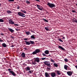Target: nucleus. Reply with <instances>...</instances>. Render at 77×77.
Listing matches in <instances>:
<instances>
[{
  "label": "nucleus",
  "mask_w": 77,
  "mask_h": 77,
  "mask_svg": "<svg viewBox=\"0 0 77 77\" xmlns=\"http://www.w3.org/2000/svg\"><path fill=\"white\" fill-rule=\"evenodd\" d=\"M36 6L37 8L40 11H42V9H43V8H42V6L38 5H36Z\"/></svg>",
  "instance_id": "nucleus-3"
},
{
  "label": "nucleus",
  "mask_w": 77,
  "mask_h": 77,
  "mask_svg": "<svg viewBox=\"0 0 77 77\" xmlns=\"http://www.w3.org/2000/svg\"><path fill=\"white\" fill-rule=\"evenodd\" d=\"M62 39H65V37H63V38H62Z\"/></svg>",
  "instance_id": "nucleus-50"
},
{
  "label": "nucleus",
  "mask_w": 77,
  "mask_h": 77,
  "mask_svg": "<svg viewBox=\"0 0 77 77\" xmlns=\"http://www.w3.org/2000/svg\"><path fill=\"white\" fill-rule=\"evenodd\" d=\"M50 73L45 72V77H50Z\"/></svg>",
  "instance_id": "nucleus-8"
},
{
  "label": "nucleus",
  "mask_w": 77,
  "mask_h": 77,
  "mask_svg": "<svg viewBox=\"0 0 77 77\" xmlns=\"http://www.w3.org/2000/svg\"><path fill=\"white\" fill-rule=\"evenodd\" d=\"M4 22V20L2 19H0V23H3Z\"/></svg>",
  "instance_id": "nucleus-27"
},
{
  "label": "nucleus",
  "mask_w": 77,
  "mask_h": 77,
  "mask_svg": "<svg viewBox=\"0 0 77 77\" xmlns=\"http://www.w3.org/2000/svg\"><path fill=\"white\" fill-rule=\"evenodd\" d=\"M45 53L46 54H49L50 53V52H49V51L48 50H46L45 51Z\"/></svg>",
  "instance_id": "nucleus-17"
},
{
  "label": "nucleus",
  "mask_w": 77,
  "mask_h": 77,
  "mask_svg": "<svg viewBox=\"0 0 77 77\" xmlns=\"http://www.w3.org/2000/svg\"><path fill=\"white\" fill-rule=\"evenodd\" d=\"M7 13L8 14H11L12 13V11H7Z\"/></svg>",
  "instance_id": "nucleus-26"
},
{
  "label": "nucleus",
  "mask_w": 77,
  "mask_h": 77,
  "mask_svg": "<svg viewBox=\"0 0 77 77\" xmlns=\"http://www.w3.org/2000/svg\"><path fill=\"white\" fill-rule=\"evenodd\" d=\"M45 29L46 31H48V30H50L48 29V26H47V27H45Z\"/></svg>",
  "instance_id": "nucleus-22"
},
{
  "label": "nucleus",
  "mask_w": 77,
  "mask_h": 77,
  "mask_svg": "<svg viewBox=\"0 0 77 77\" xmlns=\"http://www.w3.org/2000/svg\"><path fill=\"white\" fill-rule=\"evenodd\" d=\"M15 29L16 30V31H18V29H17V28H15Z\"/></svg>",
  "instance_id": "nucleus-49"
},
{
  "label": "nucleus",
  "mask_w": 77,
  "mask_h": 77,
  "mask_svg": "<svg viewBox=\"0 0 77 77\" xmlns=\"http://www.w3.org/2000/svg\"><path fill=\"white\" fill-rule=\"evenodd\" d=\"M8 2H14V0H8Z\"/></svg>",
  "instance_id": "nucleus-40"
},
{
  "label": "nucleus",
  "mask_w": 77,
  "mask_h": 77,
  "mask_svg": "<svg viewBox=\"0 0 77 77\" xmlns=\"http://www.w3.org/2000/svg\"><path fill=\"white\" fill-rule=\"evenodd\" d=\"M11 47H12V48L14 47V45H12L11 46Z\"/></svg>",
  "instance_id": "nucleus-51"
},
{
  "label": "nucleus",
  "mask_w": 77,
  "mask_h": 77,
  "mask_svg": "<svg viewBox=\"0 0 77 77\" xmlns=\"http://www.w3.org/2000/svg\"><path fill=\"white\" fill-rule=\"evenodd\" d=\"M2 46L3 47H4L5 48H6L7 47V45L5 43H4L2 44Z\"/></svg>",
  "instance_id": "nucleus-14"
},
{
  "label": "nucleus",
  "mask_w": 77,
  "mask_h": 77,
  "mask_svg": "<svg viewBox=\"0 0 77 77\" xmlns=\"http://www.w3.org/2000/svg\"><path fill=\"white\" fill-rule=\"evenodd\" d=\"M26 71H30V67H26Z\"/></svg>",
  "instance_id": "nucleus-24"
},
{
  "label": "nucleus",
  "mask_w": 77,
  "mask_h": 77,
  "mask_svg": "<svg viewBox=\"0 0 77 77\" xmlns=\"http://www.w3.org/2000/svg\"><path fill=\"white\" fill-rule=\"evenodd\" d=\"M8 71H9V73H10V71H11V69H8Z\"/></svg>",
  "instance_id": "nucleus-41"
},
{
  "label": "nucleus",
  "mask_w": 77,
  "mask_h": 77,
  "mask_svg": "<svg viewBox=\"0 0 77 77\" xmlns=\"http://www.w3.org/2000/svg\"><path fill=\"white\" fill-rule=\"evenodd\" d=\"M8 30H9V31H10V32H11V33H13V32H14V30L9 28H8Z\"/></svg>",
  "instance_id": "nucleus-12"
},
{
  "label": "nucleus",
  "mask_w": 77,
  "mask_h": 77,
  "mask_svg": "<svg viewBox=\"0 0 77 77\" xmlns=\"http://www.w3.org/2000/svg\"><path fill=\"white\" fill-rule=\"evenodd\" d=\"M26 17V16H22V17Z\"/></svg>",
  "instance_id": "nucleus-53"
},
{
  "label": "nucleus",
  "mask_w": 77,
  "mask_h": 77,
  "mask_svg": "<svg viewBox=\"0 0 77 77\" xmlns=\"http://www.w3.org/2000/svg\"><path fill=\"white\" fill-rule=\"evenodd\" d=\"M42 55H43V56H46L45 54H42Z\"/></svg>",
  "instance_id": "nucleus-44"
},
{
  "label": "nucleus",
  "mask_w": 77,
  "mask_h": 77,
  "mask_svg": "<svg viewBox=\"0 0 77 77\" xmlns=\"http://www.w3.org/2000/svg\"><path fill=\"white\" fill-rule=\"evenodd\" d=\"M65 62H68V60L67 58H65L64 59Z\"/></svg>",
  "instance_id": "nucleus-32"
},
{
  "label": "nucleus",
  "mask_w": 77,
  "mask_h": 77,
  "mask_svg": "<svg viewBox=\"0 0 77 77\" xmlns=\"http://www.w3.org/2000/svg\"><path fill=\"white\" fill-rule=\"evenodd\" d=\"M32 65H35L36 64V61H35V60H34V61L32 62Z\"/></svg>",
  "instance_id": "nucleus-18"
},
{
  "label": "nucleus",
  "mask_w": 77,
  "mask_h": 77,
  "mask_svg": "<svg viewBox=\"0 0 77 77\" xmlns=\"http://www.w3.org/2000/svg\"><path fill=\"white\" fill-rule=\"evenodd\" d=\"M17 9H20V7H19V5H18V7H17Z\"/></svg>",
  "instance_id": "nucleus-46"
},
{
  "label": "nucleus",
  "mask_w": 77,
  "mask_h": 77,
  "mask_svg": "<svg viewBox=\"0 0 77 77\" xmlns=\"http://www.w3.org/2000/svg\"><path fill=\"white\" fill-rule=\"evenodd\" d=\"M24 49H25V50H27V48H24Z\"/></svg>",
  "instance_id": "nucleus-52"
},
{
  "label": "nucleus",
  "mask_w": 77,
  "mask_h": 77,
  "mask_svg": "<svg viewBox=\"0 0 77 77\" xmlns=\"http://www.w3.org/2000/svg\"><path fill=\"white\" fill-rule=\"evenodd\" d=\"M18 15H19V16H20L21 17H22L23 16H24V15H25V14H24L21 12H18Z\"/></svg>",
  "instance_id": "nucleus-5"
},
{
  "label": "nucleus",
  "mask_w": 77,
  "mask_h": 77,
  "mask_svg": "<svg viewBox=\"0 0 77 77\" xmlns=\"http://www.w3.org/2000/svg\"><path fill=\"white\" fill-rule=\"evenodd\" d=\"M72 12L76 13V11H75V10H72Z\"/></svg>",
  "instance_id": "nucleus-33"
},
{
  "label": "nucleus",
  "mask_w": 77,
  "mask_h": 77,
  "mask_svg": "<svg viewBox=\"0 0 77 77\" xmlns=\"http://www.w3.org/2000/svg\"><path fill=\"white\" fill-rule=\"evenodd\" d=\"M20 11L21 12H23L25 14H26V11H25V10H21Z\"/></svg>",
  "instance_id": "nucleus-30"
},
{
  "label": "nucleus",
  "mask_w": 77,
  "mask_h": 77,
  "mask_svg": "<svg viewBox=\"0 0 77 77\" xmlns=\"http://www.w3.org/2000/svg\"><path fill=\"white\" fill-rule=\"evenodd\" d=\"M25 42H26V45H30V42H27L26 41H25Z\"/></svg>",
  "instance_id": "nucleus-13"
},
{
  "label": "nucleus",
  "mask_w": 77,
  "mask_h": 77,
  "mask_svg": "<svg viewBox=\"0 0 77 77\" xmlns=\"http://www.w3.org/2000/svg\"><path fill=\"white\" fill-rule=\"evenodd\" d=\"M44 63L45 65H46L49 67H51V65H50V62L48 61H45L44 62Z\"/></svg>",
  "instance_id": "nucleus-4"
},
{
  "label": "nucleus",
  "mask_w": 77,
  "mask_h": 77,
  "mask_svg": "<svg viewBox=\"0 0 77 77\" xmlns=\"http://www.w3.org/2000/svg\"><path fill=\"white\" fill-rule=\"evenodd\" d=\"M37 63H39V62H40V60H39V58L38 57H37L34 60Z\"/></svg>",
  "instance_id": "nucleus-9"
},
{
  "label": "nucleus",
  "mask_w": 77,
  "mask_h": 77,
  "mask_svg": "<svg viewBox=\"0 0 77 77\" xmlns=\"http://www.w3.org/2000/svg\"><path fill=\"white\" fill-rule=\"evenodd\" d=\"M24 40H25V41H27L28 40V38H25L23 39Z\"/></svg>",
  "instance_id": "nucleus-42"
},
{
  "label": "nucleus",
  "mask_w": 77,
  "mask_h": 77,
  "mask_svg": "<svg viewBox=\"0 0 77 77\" xmlns=\"http://www.w3.org/2000/svg\"><path fill=\"white\" fill-rule=\"evenodd\" d=\"M0 6H1V4H0Z\"/></svg>",
  "instance_id": "nucleus-55"
},
{
  "label": "nucleus",
  "mask_w": 77,
  "mask_h": 77,
  "mask_svg": "<svg viewBox=\"0 0 77 77\" xmlns=\"http://www.w3.org/2000/svg\"><path fill=\"white\" fill-rule=\"evenodd\" d=\"M51 76L52 77H54L56 76V73L54 72L51 73Z\"/></svg>",
  "instance_id": "nucleus-11"
},
{
  "label": "nucleus",
  "mask_w": 77,
  "mask_h": 77,
  "mask_svg": "<svg viewBox=\"0 0 77 77\" xmlns=\"http://www.w3.org/2000/svg\"><path fill=\"white\" fill-rule=\"evenodd\" d=\"M47 5L49 6L51 8H54L56 6V5L54 4L51 3L50 2H48L47 4Z\"/></svg>",
  "instance_id": "nucleus-1"
},
{
  "label": "nucleus",
  "mask_w": 77,
  "mask_h": 77,
  "mask_svg": "<svg viewBox=\"0 0 77 77\" xmlns=\"http://www.w3.org/2000/svg\"><path fill=\"white\" fill-rule=\"evenodd\" d=\"M14 26H19V25L17 24H14Z\"/></svg>",
  "instance_id": "nucleus-37"
},
{
  "label": "nucleus",
  "mask_w": 77,
  "mask_h": 77,
  "mask_svg": "<svg viewBox=\"0 0 77 77\" xmlns=\"http://www.w3.org/2000/svg\"><path fill=\"white\" fill-rule=\"evenodd\" d=\"M35 1H37V2H40V1L39 0H35Z\"/></svg>",
  "instance_id": "nucleus-47"
},
{
  "label": "nucleus",
  "mask_w": 77,
  "mask_h": 77,
  "mask_svg": "<svg viewBox=\"0 0 77 77\" xmlns=\"http://www.w3.org/2000/svg\"><path fill=\"white\" fill-rule=\"evenodd\" d=\"M9 24H14V22L13 21V20H11V19H10L8 20Z\"/></svg>",
  "instance_id": "nucleus-6"
},
{
  "label": "nucleus",
  "mask_w": 77,
  "mask_h": 77,
  "mask_svg": "<svg viewBox=\"0 0 77 77\" xmlns=\"http://www.w3.org/2000/svg\"><path fill=\"white\" fill-rule=\"evenodd\" d=\"M56 72L58 75H60L61 74V72L59 70H57Z\"/></svg>",
  "instance_id": "nucleus-15"
},
{
  "label": "nucleus",
  "mask_w": 77,
  "mask_h": 77,
  "mask_svg": "<svg viewBox=\"0 0 77 77\" xmlns=\"http://www.w3.org/2000/svg\"><path fill=\"white\" fill-rule=\"evenodd\" d=\"M46 59V57L45 58H41L42 60H45V59Z\"/></svg>",
  "instance_id": "nucleus-39"
},
{
  "label": "nucleus",
  "mask_w": 77,
  "mask_h": 77,
  "mask_svg": "<svg viewBox=\"0 0 77 77\" xmlns=\"http://www.w3.org/2000/svg\"><path fill=\"white\" fill-rule=\"evenodd\" d=\"M26 2L27 3V4H30V2H29V1H26Z\"/></svg>",
  "instance_id": "nucleus-36"
},
{
  "label": "nucleus",
  "mask_w": 77,
  "mask_h": 77,
  "mask_svg": "<svg viewBox=\"0 0 77 77\" xmlns=\"http://www.w3.org/2000/svg\"><path fill=\"white\" fill-rule=\"evenodd\" d=\"M58 40L59 41H60V42H63V41H62V39H58Z\"/></svg>",
  "instance_id": "nucleus-34"
},
{
  "label": "nucleus",
  "mask_w": 77,
  "mask_h": 77,
  "mask_svg": "<svg viewBox=\"0 0 77 77\" xmlns=\"http://www.w3.org/2000/svg\"><path fill=\"white\" fill-rule=\"evenodd\" d=\"M67 74L68 75H69V76H71V75H72V72L71 71H68L67 72Z\"/></svg>",
  "instance_id": "nucleus-7"
},
{
  "label": "nucleus",
  "mask_w": 77,
  "mask_h": 77,
  "mask_svg": "<svg viewBox=\"0 0 77 77\" xmlns=\"http://www.w3.org/2000/svg\"><path fill=\"white\" fill-rule=\"evenodd\" d=\"M51 61L52 62H53V63H54L55 62V61H54V60H53V59H51Z\"/></svg>",
  "instance_id": "nucleus-35"
},
{
  "label": "nucleus",
  "mask_w": 77,
  "mask_h": 77,
  "mask_svg": "<svg viewBox=\"0 0 77 77\" xmlns=\"http://www.w3.org/2000/svg\"><path fill=\"white\" fill-rule=\"evenodd\" d=\"M48 70H50V69H51V68L48 67Z\"/></svg>",
  "instance_id": "nucleus-45"
},
{
  "label": "nucleus",
  "mask_w": 77,
  "mask_h": 77,
  "mask_svg": "<svg viewBox=\"0 0 77 77\" xmlns=\"http://www.w3.org/2000/svg\"><path fill=\"white\" fill-rule=\"evenodd\" d=\"M1 35H2V36H4V34L3 33H1Z\"/></svg>",
  "instance_id": "nucleus-48"
},
{
  "label": "nucleus",
  "mask_w": 77,
  "mask_h": 77,
  "mask_svg": "<svg viewBox=\"0 0 77 77\" xmlns=\"http://www.w3.org/2000/svg\"><path fill=\"white\" fill-rule=\"evenodd\" d=\"M0 42H3V40H1V38H0Z\"/></svg>",
  "instance_id": "nucleus-43"
},
{
  "label": "nucleus",
  "mask_w": 77,
  "mask_h": 77,
  "mask_svg": "<svg viewBox=\"0 0 77 77\" xmlns=\"http://www.w3.org/2000/svg\"><path fill=\"white\" fill-rule=\"evenodd\" d=\"M11 38H14V37H12V36H11Z\"/></svg>",
  "instance_id": "nucleus-54"
},
{
  "label": "nucleus",
  "mask_w": 77,
  "mask_h": 77,
  "mask_svg": "<svg viewBox=\"0 0 77 77\" xmlns=\"http://www.w3.org/2000/svg\"><path fill=\"white\" fill-rule=\"evenodd\" d=\"M40 52V50L39 49H36L35 51L33 52L32 53V54L34 55V54H36L37 53H38Z\"/></svg>",
  "instance_id": "nucleus-2"
},
{
  "label": "nucleus",
  "mask_w": 77,
  "mask_h": 77,
  "mask_svg": "<svg viewBox=\"0 0 77 77\" xmlns=\"http://www.w3.org/2000/svg\"><path fill=\"white\" fill-rule=\"evenodd\" d=\"M26 34L27 35H30V34H31V33L30 32H26Z\"/></svg>",
  "instance_id": "nucleus-19"
},
{
  "label": "nucleus",
  "mask_w": 77,
  "mask_h": 77,
  "mask_svg": "<svg viewBox=\"0 0 77 77\" xmlns=\"http://www.w3.org/2000/svg\"><path fill=\"white\" fill-rule=\"evenodd\" d=\"M58 47L59 48H60V49H61V50H65L63 48H62V47L60 46H59Z\"/></svg>",
  "instance_id": "nucleus-20"
},
{
  "label": "nucleus",
  "mask_w": 77,
  "mask_h": 77,
  "mask_svg": "<svg viewBox=\"0 0 77 77\" xmlns=\"http://www.w3.org/2000/svg\"><path fill=\"white\" fill-rule=\"evenodd\" d=\"M21 56H22V57H25L26 56L25 54L24 53H22L21 55Z\"/></svg>",
  "instance_id": "nucleus-16"
},
{
  "label": "nucleus",
  "mask_w": 77,
  "mask_h": 77,
  "mask_svg": "<svg viewBox=\"0 0 77 77\" xmlns=\"http://www.w3.org/2000/svg\"><path fill=\"white\" fill-rule=\"evenodd\" d=\"M43 20L44 21H45V22H46L47 23H48V21L47 20L45 19H43Z\"/></svg>",
  "instance_id": "nucleus-31"
},
{
  "label": "nucleus",
  "mask_w": 77,
  "mask_h": 77,
  "mask_svg": "<svg viewBox=\"0 0 77 77\" xmlns=\"http://www.w3.org/2000/svg\"><path fill=\"white\" fill-rule=\"evenodd\" d=\"M30 42V44H35V42H34L32 41H29Z\"/></svg>",
  "instance_id": "nucleus-25"
},
{
  "label": "nucleus",
  "mask_w": 77,
  "mask_h": 77,
  "mask_svg": "<svg viewBox=\"0 0 77 77\" xmlns=\"http://www.w3.org/2000/svg\"><path fill=\"white\" fill-rule=\"evenodd\" d=\"M31 38L32 39H35V36L34 35H32L31 36Z\"/></svg>",
  "instance_id": "nucleus-29"
},
{
  "label": "nucleus",
  "mask_w": 77,
  "mask_h": 77,
  "mask_svg": "<svg viewBox=\"0 0 77 77\" xmlns=\"http://www.w3.org/2000/svg\"><path fill=\"white\" fill-rule=\"evenodd\" d=\"M10 73L13 76H15V75H16L15 74L14 72L13 71L11 70V71H10Z\"/></svg>",
  "instance_id": "nucleus-10"
},
{
  "label": "nucleus",
  "mask_w": 77,
  "mask_h": 77,
  "mask_svg": "<svg viewBox=\"0 0 77 77\" xmlns=\"http://www.w3.org/2000/svg\"><path fill=\"white\" fill-rule=\"evenodd\" d=\"M54 66H56V67H57L58 66V64L55 63L54 64Z\"/></svg>",
  "instance_id": "nucleus-28"
},
{
  "label": "nucleus",
  "mask_w": 77,
  "mask_h": 77,
  "mask_svg": "<svg viewBox=\"0 0 77 77\" xmlns=\"http://www.w3.org/2000/svg\"><path fill=\"white\" fill-rule=\"evenodd\" d=\"M73 22H75V23H77V20L74 18H73Z\"/></svg>",
  "instance_id": "nucleus-23"
},
{
  "label": "nucleus",
  "mask_w": 77,
  "mask_h": 77,
  "mask_svg": "<svg viewBox=\"0 0 77 77\" xmlns=\"http://www.w3.org/2000/svg\"><path fill=\"white\" fill-rule=\"evenodd\" d=\"M64 68L66 70H67L68 68V66L66 65H65L64 66Z\"/></svg>",
  "instance_id": "nucleus-21"
},
{
  "label": "nucleus",
  "mask_w": 77,
  "mask_h": 77,
  "mask_svg": "<svg viewBox=\"0 0 77 77\" xmlns=\"http://www.w3.org/2000/svg\"><path fill=\"white\" fill-rule=\"evenodd\" d=\"M33 72V70H32V71H29V73H32V72Z\"/></svg>",
  "instance_id": "nucleus-38"
}]
</instances>
